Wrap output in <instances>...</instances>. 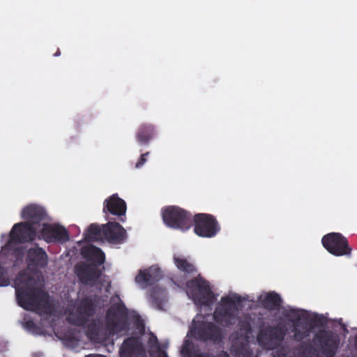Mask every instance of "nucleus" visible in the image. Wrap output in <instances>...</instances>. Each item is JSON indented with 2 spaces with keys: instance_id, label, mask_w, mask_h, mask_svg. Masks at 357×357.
<instances>
[{
  "instance_id": "obj_21",
  "label": "nucleus",
  "mask_w": 357,
  "mask_h": 357,
  "mask_svg": "<svg viewBox=\"0 0 357 357\" xmlns=\"http://www.w3.org/2000/svg\"><path fill=\"white\" fill-rule=\"evenodd\" d=\"M34 324L33 323V321H29L26 323V328L31 331V332H33V331H32L31 328L33 326Z\"/></svg>"
},
{
  "instance_id": "obj_16",
  "label": "nucleus",
  "mask_w": 357,
  "mask_h": 357,
  "mask_svg": "<svg viewBox=\"0 0 357 357\" xmlns=\"http://www.w3.org/2000/svg\"><path fill=\"white\" fill-rule=\"evenodd\" d=\"M259 301L266 308H274L280 303L278 294L274 293H264L259 296Z\"/></svg>"
},
{
  "instance_id": "obj_28",
  "label": "nucleus",
  "mask_w": 357,
  "mask_h": 357,
  "mask_svg": "<svg viewBox=\"0 0 357 357\" xmlns=\"http://www.w3.org/2000/svg\"><path fill=\"white\" fill-rule=\"evenodd\" d=\"M17 255H20V251H17V253H16Z\"/></svg>"
},
{
  "instance_id": "obj_24",
  "label": "nucleus",
  "mask_w": 357,
  "mask_h": 357,
  "mask_svg": "<svg viewBox=\"0 0 357 357\" xmlns=\"http://www.w3.org/2000/svg\"><path fill=\"white\" fill-rule=\"evenodd\" d=\"M86 357H105V356H102V355H91V356H88Z\"/></svg>"
},
{
  "instance_id": "obj_15",
  "label": "nucleus",
  "mask_w": 357,
  "mask_h": 357,
  "mask_svg": "<svg viewBox=\"0 0 357 357\" xmlns=\"http://www.w3.org/2000/svg\"><path fill=\"white\" fill-rule=\"evenodd\" d=\"M174 263L176 267L184 274L192 273L195 271L193 264L182 253L178 252L174 255Z\"/></svg>"
},
{
  "instance_id": "obj_9",
  "label": "nucleus",
  "mask_w": 357,
  "mask_h": 357,
  "mask_svg": "<svg viewBox=\"0 0 357 357\" xmlns=\"http://www.w3.org/2000/svg\"><path fill=\"white\" fill-rule=\"evenodd\" d=\"M213 332H216L213 326L210 323L204 322L201 316L198 315L193 320L190 333L192 336L207 339L215 338Z\"/></svg>"
},
{
  "instance_id": "obj_23",
  "label": "nucleus",
  "mask_w": 357,
  "mask_h": 357,
  "mask_svg": "<svg viewBox=\"0 0 357 357\" xmlns=\"http://www.w3.org/2000/svg\"><path fill=\"white\" fill-rule=\"evenodd\" d=\"M187 347H188V342H186V344L183 347V350H182L183 352L188 351V349L187 348Z\"/></svg>"
},
{
  "instance_id": "obj_11",
  "label": "nucleus",
  "mask_w": 357,
  "mask_h": 357,
  "mask_svg": "<svg viewBox=\"0 0 357 357\" xmlns=\"http://www.w3.org/2000/svg\"><path fill=\"white\" fill-rule=\"evenodd\" d=\"M27 261L29 264L36 265L38 266H43L47 263V255L45 252L33 245H29L27 246Z\"/></svg>"
},
{
  "instance_id": "obj_22",
  "label": "nucleus",
  "mask_w": 357,
  "mask_h": 357,
  "mask_svg": "<svg viewBox=\"0 0 357 357\" xmlns=\"http://www.w3.org/2000/svg\"><path fill=\"white\" fill-rule=\"evenodd\" d=\"M158 357H167V356H166L165 353L160 351V352H159Z\"/></svg>"
},
{
  "instance_id": "obj_20",
  "label": "nucleus",
  "mask_w": 357,
  "mask_h": 357,
  "mask_svg": "<svg viewBox=\"0 0 357 357\" xmlns=\"http://www.w3.org/2000/svg\"><path fill=\"white\" fill-rule=\"evenodd\" d=\"M233 351L236 357H248L250 352L247 345L245 344L242 345L239 349L234 348Z\"/></svg>"
},
{
  "instance_id": "obj_17",
  "label": "nucleus",
  "mask_w": 357,
  "mask_h": 357,
  "mask_svg": "<svg viewBox=\"0 0 357 357\" xmlns=\"http://www.w3.org/2000/svg\"><path fill=\"white\" fill-rule=\"evenodd\" d=\"M132 342V340H129L122 344L120 349L121 357H130L131 356V353L134 351V349L131 347Z\"/></svg>"
},
{
  "instance_id": "obj_14",
  "label": "nucleus",
  "mask_w": 357,
  "mask_h": 357,
  "mask_svg": "<svg viewBox=\"0 0 357 357\" xmlns=\"http://www.w3.org/2000/svg\"><path fill=\"white\" fill-rule=\"evenodd\" d=\"M159 275L160 269L158 267H151L149 269L140 271L135 278V281L139 285L144 287L158 279Z\"/></svg>"
},
{
  "instance_id": "obj_25",
  "label": "nucleus",
  "mask_w": 357,
  "mask_h": 357,
  "mask_svg": "<svg viewBox=\"0 0 357 357\" xmlns=\"http://www.w3.org/2000/svg\"><path fill=\"white\" fill-rule=\"evenodd\" d=\"M258 341L259 342L260 344H262V337L261 335H260L259 337H258Z\"/></svg>"
},
{
  "instance_id": "obj_5",
  "label": "nucleus",
  "mask_w": 357,
  "mask_h": 357,
  "mask_svg": "<svg viewBox=\"0 0 357 357\" xmlns=\"http://www.w3.org/2000/svg\"><path fill=\"white\" fill-rule=\"evenodd\" d=\"M194 232L202 238H213L220 231L217 220L208 214H198L194 218Z\"/></svg>"
},
{
  "instance_id": "obj_12",
  "label": "nucleus",
  "mask_w": 357,
  "mask_h": 357,
  "mask_svg": "<svg viewBox=\"0 0 357 357\" xmlns=\"http://www.w3.org/2000/svg\"><path fill=\"white\" fill-rule=\"evenodd\" d=\"M105 203L107 211L111 213L117 215H122L126 213V205L125 202L115 195L110 197Z\"/></svg>"
},
{
  "instance_id": "obj_13",
  "label": "nucleus",
  "mask_w": 357,
  "mask_h": 357,
  "mask_svg": "<svg viewBox=\"0 0 357 357\" xmlns=\"http://www.w3.org/2000/svg\"><path fill=\"white\" fill-rule=\"evenodd\" d=\"M103 232L106 238L113 241H120L126 237V230L118 223L109 222L104 226Z\"/></svg>"
},
{
  "instance_id": "obj_3",
  "label": "nucleus",
  "mask_w": 357,
  "mask_h": 357,
  "mask_svg": "<svg viewBox=\"0 0 357 357\" xmlns=\"http://www.w3.org/2000/svg\"><path fill=\"white\" fill-rule=\"evenodd\" d=\"M161 216L164 224L169 228L186 231L190 227L189 214L178 206H168L162 208Z\"/></svg>"
},
{
  "instance_id": "obj_19",
  "label": "nucleus",
  "mask_w": 357,
  "mask_h": 357,
  "mask_svg": "<svg viewBox=\"0 0 357 357\" xmlns=\"http://www.w3.org/2000/svg\"><path fill=\"white\" fill-rule=\"evenodd\" d=\"M99 232V229L94 225L90 226L86 234V238L88 240H94L96 241L99 238L98 236V233Z\"/></svg>"
},
{
  "instance_id": "obj_1",
  "label": "nucleus",
  "mask_w": 357,
  "mask_h": 357,
  "mask_svg": "<svg viewBox=\"0 0 357 357\" xmlns=\"http://www.w3.org/2000/svg\"><path fill=\"white\" fill-rule=\"evenodd\" d=\"M33 230L40 232L39 236L47 242L53 241H66L69 239L66 228L58 224L43 223L37 227H31L28 224L19 223L13 227L10 231V240L3 249V252L11 249L13 244L17 241L32 240L34 236Z\"/></svg>"
},
{
  "instance_id": "obj_26",
  "label": "nucleus",
  "mask_w": 357,
  "mask_h": 357,
  "mask_svg": "<svg viewBox=\"0 0 357 357\" xmlns=\"http://www.w3.org/2000/svg\"><path fill=\"white\" fill-rule=\"evenodd\" d=\"M141 165H142V162H139V163H137V164L136 165L137 167H140Z\"/></svg>"
},
{
  "instance_id": "obj_6",
  "label": "nucleus",
  "mask_w": 357,
  "mask_h": 357,
  "mask_svg": "<svg viewBox=\"0 0 357 357\" xmlns=\"http://www.w3.org/2000/svg\"><path fill=\"white\" fill-rule=\"evenodd\" d=\"M82 254L89 261L93 263V266L90 265L83 268L80 266L77 267V274L82 280H84L85 276L93 277L96 275L95 266L104 263L105 255L99 248L92 245L84 248Z\"/></svg>"
},
{
  "instance_id": "obj_7",
  "label": "nucleus",
  "mask_w": 357,
  "mask_h": 357,
  "mask_svg": "<svg viewBox=\"0 0 357 357\" xmlns=\"http://www.w3.org/2000/svg\"><path fill=\"white\" fill-rule=\"evenodd\" d=\"M236 301L235 296H229L221 300L214 313V319L217 322L223 326L233 323L237 310Z\"/></svg>"
},
{
  "instance_id": "obj_4",
  "label": "nucleus",
  "mask_w": 357,
  "mask_h": 357,
  "mask_svg": "<svg viewBox=\"0 0 357 357\" xmlns=\"http://www.w3.org/2000/svg\"><path fill=\"white\" fill-rule=\"evenodd\" d=\"M186 293L197 305H208L215 300L208 283L202 278L188 282Z\"/></svg>"
},
{
  "instance_id": "obj_8",
  "label": "nucleus",
  "mask_w": 357,
  "mask_h": 357,
  "mask_svg": "<svg viewBox=\"0 0 357 357\" xmlns=\"http://www.w3.org/2000/svg\"><path fill=\"white\" fill-rule=\"evenodd\" d=\"M323 246L332 255L342 256L350 253L345 238L338 233H331L322 238Z\"/></svg>"
},
{
  "instance_id": "obj_10",
  "label": "nucleus",
  "mask_w": 357,
  "mask_h": 357,
  "mask_svg": "<svg viewBox=\"0 0 357 357\" xmlns=\"http://www.w3.org/2000/svg\"><path fill=\"white\" fill-rule=\"evenodd\" d=\"M46 215L45 209L36 204H29L24 206L21 211V217L33 223L43 219Z\"/></svg>"
},
{
  "instance_id": "obj_2",
  "label": "nucleus",
  "mask_w": 357,
  "mask_h": 357,
  "mask_svg": "<svg viewBox=\"0 0 357 357\" xmlns=\"http://www.w3.org/2000/svg\"><path fill=\"white\" fill-rule=\"evenodd\" d=\"M34 280L29 274L23 273L18 275L15 280L17 298L19 305L29 310H38L45 295L33 287Z\"/></svg>"
},
{
  "instance_id": "obj_27",
  "label": "nucleus",
  "mask_w": 357,
  "mask_h": 357,
  "mask_svg": "<svg viewBox=\"0 0 357 357\" xmlns=\"http://www.w3.org/2000/svg\"><path fill=\"white\" fill-rule=\"evenodd\" d=\"M142 161L144 162L145 161L144 155L142 156Z\"/></svg>"
},
{
  "instance_id": "obj_18",
  "label": "nucleus",
  "mask_w": 357,
  "mask_h": 357,
  "mask_svg": "<svg viewBox=\"0 0 357 357\" xmlns=\"http://www.w3.org/2000/svg\"><path fill=\"white\" fill-rule=\"evenodd\" d=\"M3 252L0 253V260L3 258ZM9 278L6 271H5L0 265V287L8 285Z\"/></svg>"
}]
</instances>
